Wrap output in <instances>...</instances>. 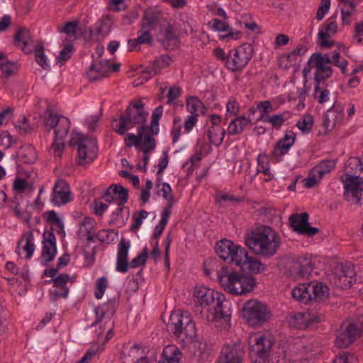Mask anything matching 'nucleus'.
Here are the masks:
<instances>
[{
	"label": "nucleus",
	"mask_w": 363,
	"mask_h": 363,
	"mask_svg": "<svg viewBox=\"0 0 363 363\" xmlns=\"http://www.w3.org/2000/svg\"><path fill=\"white\" fill-rule=\"evenodd\" d=\"M245 244L252 252L264 258L277 254L281 237L269 226H262L245 235Z\"/></svg>",
	"instance_id": "f257e3e1"
},
{
	"label": "nucleus",
	"mask_w": 363,
	"mask_h": 363,
	"mask_svg": "<svg viewBox=\"0 0 363 363\" xmlns=\"http://www.w3.org/2000/svg\"><path fill=\"white\" fill-rule=\"evenodd\" d=\"M218 279L225 292L244 295L252 291L257 283L252 275L239 272L228 266H223L218 272Z\"/></svg>",
	"instance_id": "f03ea898"
},
{
	"label": "nucleus",
	"mask_w": 363,
	"mask_h": 363,
	"mask_svg": "<svg viewBox=\"0 0 363 363\" xmlns=\"http://www.w3.org/2000/svg\"><path fill=\"white\" fill-rule=\"evenodd\" d=\"M167 330L184 344L193 342L196 337L195 323L186 311H173L167 324Z\"/></svg>",
	"instance_id": "7ed1b4c3"
},
{
	"label": "nucleus",
	"mask_w": 363,
	"mask_h": 363,
	"mask_svg": "<svg viewBox=\"0 0 363 363\" xmlns=\"http://www.w3.org/2000/svg\"><path fill=\"white\" fill-rule=\"evenodd\" d=\"M148 113L145 111L144 104L138 101L130 102L126 108L125 113L121 114L119 119H113V130L121 135H123L128 129L135 125H143L145 123Z\"/></svg>",
	"instance_id": "20e7f679"
},
{
	"label": "nucleus",
	"mask_w": 363,
	"mask_h": 363,
	"mask_svg": "<svg viewBox=\"0 0 363 363\" xmlns=\"http://www.w3.org/2000/svg\"><path fill=\"white\" fill-rule=\"evenodd\" d=\"M71 146H77V163L79 165H85L94 161L96 156V140L77 133L72 135L69 141Z\"/></svg>",
	"instance_id": "39448f33"
},
{
	"label": "nucleus",
	"mask_w": 363,
	"mask_h": 363,
	"mask_svg": "<svg viewBox=\"0 0 363 363\" xmlns=\"http://www.w3.org/2000/svg\"><path fill=\"white\" fill-rule=\"evenodd\" d=\"M253 47L245 43L228 52L226 68L232 72H241L248 64L253 55Z\"/></svg>",
	"instance_id": "423d86ee"
},
{
	"label": "nucleus",
	"mask_w": 363,
	"mask_h": 363,
	"mask_svg": "<svg viewBox=\"0 0 363 363\" xmlns=\"http://www.w3.org/2000/svg\"><path fill=\"white\" fill-rule=\"evenodd\" d=\"M243 318L252 325L263 324L270 318V312L266 305L256 300L247 301L242 309Z\"/></svg>",
	"instance_id": "0eeeda50"
},
{
	"label": "nucleus",
	"mask_w": 363,
	"mask_h": 363,
	"mask_svg": "<svg viewBox=\"0 0 363 363\" xmlns=\"http://www.w3.org/2000/svg\"><path fill=\"white\" fill-rule=\"evenodd\" d=\"M222 294L218 291H213L209 288L204 286L199 287L196 289L194 293V312L196 315L203 318L206 315L204 309L206 312L211 311L217 299H218Z\"/></svg>",
	"instance_id": "6e6552de"
},
{
	"label": "nucleus",
	"mask_w": 363,
	"mask_h": 363,
	"mask_svg": "<svg viewBox=\"0 0 363 363\" xmlns=\"http://www.w3.org/2000/svg\"><path fill=\"white\" fill-rule=\"evenodd\" d=\"M344 184V198L352 205H363V178L359 176L342 177Z\"/></svg>",
	"instance_id": "1a4fd4ad"
},
{
	"label": "nucleus",
	"mask_w": 363,
	"mask_h": 363,
	"mask_svg": "<svg viewBox=\"0 0 363 363\" xmlns=\"http://www.w3.org/2000/svg\"><path fill=\"white\" fill-rule=\"evenodd\" d=\"M274 345L270 336L259 335L255 337L250 346V356L252 363H267Z\"/></svg>",
	"instance_id": "9d476101"
},
{
	"label": "nucleus",
	"mask_w": 363,
	"mask_h": 363,
	"mask_svg": "<svg viewBox=\"0 0 363 363\" xmlns=\"http://www.w3.org/2000/svg\"><path fill=\"white\" fill-rule=\"evenodd\" d=\"M330 281L337 288L347 289L351 287L356 281V274L351 264L336 267Z\"/></svg>",
	"instance_id": "9b49d317"
},
{
	"label": "nucleus",
	"mask_w": 363,
	"mask_h": 363,
	"mask_svg": "<svg viewBox=\"0 0 363 363\" xmlns=\"http://www.w3.org/2000/svg\"><path fill=\"white\" fill-rule=\"evenodd\" d=\"M314 269V263L309 259L298 258L289 267L290 277L296 280L309 279Z\"/></svg>",
	"instance_id": "f8f14e48"
},
{
	"label": "nucleus",
	"mask_w": 363,
	"mask_h": 363,
	"mask_svg": "<svg viewBox=\"0 0 363 363\" xmlns=\"http://www.w3.org/2000/svg\"><path fill=\"white\" fill-rule=\"evenodd\" d=\"M240 250H245V248L227 239L218 241L216 245V252L218 257L224 261L229 260L231 264H236L239 259L237 254L238 255Z\"/></svg>",
	"instance_id": "ddd939ff"
},
{
	"label": "nucleus",
	"mask_w": 363,
	"mask_h": 363,
	"mask_svg": "<svg viewBox=\"0 0 363 363\" xmlns=\"http://www.w3.org/2000/svg\"><path fill=\"white\" fill-rule=\"evenodd\" d=\"M239 259L235 265L240 267L242 272L247 275L259 274L265 270L266 266L257 258L250 257L246 250H240L238 253Z\"/></svg>",
	"instance_id": "4468645a"
},
{
	"label": "nucleus",
	"mask_w": 363,
	"mask_h": 363,
	"mask_svg": "<svg viewBox=\"0 0 363 363\" xmlns=\"http://www.w3.org/2000/svg\"><path fill=\"white\" fill-rule=\"evenodd\" d=\"M48 116L45 119V125L55 129V138L65 139L70 128V121L66 117L55 114L52 110L47 111Z\"/></svg>",
	"instance_id": "2eb2a0df"
},
{
	"label": "nucleus",
	"mask_w": 363,
	"mask_h": 363,
	"mask_svg": "<svg viewBox=\"0 0 363 363\" xmlns=\"http://www.w3.org/2000/svg\"><path fill=\"white\" fill-rule=\"evenodd\" d=\"M51 281L53 283V287H55V289L50 291V298L52 301H56L60 298H65L67 297L69 289L67 286V284L68 282L74 283L75 281V277H70L66 273H62L49 282Z\"/></svg>",
	"instance_id": "dca6fc26"
},
{
	"label": "nucleus",
	"mask_w": 363,
	"mask_h": 363,
	"mask_svg": "<svg viewBox=\"0 0 363 363\" xmlns=\"http://www.w3.org/2000/svg\"><path fill=\"white\" fill-rule=\"evenodd\" d=\"M244 355L241 342L225 345L221 350L217 363H242Z\"/></svg>",
	"instance_id": "f3484780"
},
{
	"label": "nucleus",
	"mask_w": 363,
	"mask_h": 363,
	"mask_svg": "<svg viewBox=\"0 0 363 363\" xmlns=\"http://www.w3.org/2000/svg\"><path fill=\"white\" fill-rule=\"evenodd\" d=\"M72 200L69 184L63 179L57 180L52 193L51 201L55 206H62Z\"/></svg>",
	"instance_id": "a211bd4d"
},
{
	"label": "nucleus",
	"mask_w": 363,
	"mask_h": 363,
	"mask_svg": "<svg viewBox=\"0 0 363 363\" xmlns=\"http://www.w3.org/2000/svg\"><path fill=\"white\" fill-rule=\"evenodd\" d=\"M53 230V229H51ZM43 249L41 252L42 263L47 265L52 261L57 254L56 238L54 233L45 232L43 233Z\"/></svg>",
	"instance_id": "6ab92c4d"
},
{
	"label": "nucleus",
	"mask_w": 363,
	"mask_h": 363,
	"mask_svg": "<svg viewBox=\"0 0 363 363\" xmlns=\"http://www.w3.org/2000/svg\"><path fill=\"white\" fill-rule=\"evenodd\" d=\"M158 35V40L167 50H172L177 48L179 39L171 23L166 22Z\"/></svg>",
	"instance_id": "aec40b11"
},
{
	"label": "nucleus",
	"mask_w": 363,
	"mask_h": 363,
	"mask_svg": "<svg viewBox=\"0 0 363 363\" xmlns=\"http://www.w3.org/2000/svg\"><path fill=\"white\" fill-rule=\"evenodd\" d=\"M319 322V317L309 312L295 313L291 315L289 319V324L291 327L301 330H306Z\"/></svg>",
	"instance_id": "412c9836"
},
{
	"label": "nucleus",
	"mask_w": 363,
	"mask_h": 363,
	"mask_svg": "<svg viewBox=\"0 0 363 363\" xmlns=\"http://www.w3.org/2000/svg\"><path fill=\"white\" fill-rule=\"evenodd\" d=\"M166 22L164 13L157 8H148L143 13L142 26L144 28H148L152 30L157 25L162 26Z\"/></svg>",
	"instance_id": "4be33fe9"
},
{
	"label": "nucleus",
	"mask_w": 363,
	"mask_h": 363,
	"mask_svg": "<svg viewBox=\"0 0 363 363\" xmlns=\"http://www.w3.org/2000/svg\"><path fill=\"white\" fill-rule=\"evenodd\" d=\"M343 110L341 105L337 104L336 101L333 102V106L327 111L325 115L323 126L326 130H331L340 123L344 116Z\"/></svg>",
	"instance_id": "5701e85b"
},
{
	"label": "nucleus",
	"mask_w": 363,
	"mask_h": 363,
	"mask_svg": "<svg viewBox=\"0 0 363 363\" xmlns=\"http://www.w3.org/2000/svg\"><path fill=\"white\" fill-rule=\"evenodd\" d=\"M213 318L216 320H223L225 323H228L230 320L232 315L231 303L225 300L223 294L217 299L213 308Z\"/></svg>",
	"instance_id": "b1692460"
},
{
	"label": "nucleus",
	"mask_w": 363,
	"mask_h": 363,
	"mask_svg": "<svg viewBox=\"0 0 363 363\" xmlns=\"http://www.w3.org/2000/svg\"><path fill=\"white\" fill-rule=\"evenodd\" d=\"M295 140L296 134L291 130L286 131L284 137L276 143L272 152L273 155L275 157H279L286 155L294 144Z\"/></svg>",
	"instance_id": "393cba45"
},
{
	"label": "nucleus",
	"mask_w": 363,
	"mask_h": 363,
	"mask_svg": "<svg viewBox=\"0 0 363 363\" xmlns=\"http://www.w3.org/2000/svg\"><path fill=\"white\" fill-rule=\"evenodd\" d=\"M130 247L128 241L121 239L118 243L117 254L116 270L121 273H126L128 269V252Z\"/></svg>",
	"instance_id": "a878e982"
},
{
	"label": "nucleus",
	"mask_w": 363,
	"mask_h": 363,
	"mask_svg": "<svg viewBox=\"0 0 363 363\" xmlns=\"http://www.w3.org/2000/svg\"><path fill=\"white\" fill-rule=\"evenodd\" d=\"M33 43L30 33L26 28H19L16 31L13 36V44L19 47L25 53H30L32 50L28 48V46Z\"/></svg>",
	"instance_id": "bb28decb"
},
{
	"label": "nucleus",
	"mask_w": 363,
	"mask_h": 363,
	"mask_svg": "<svg viewBox=\"0 0 363 363\" xmlns=\"http://www.w3.org/2000/svg\"><path fill=\"white\" fill-rule=\"evenodd\" d=\"M115 300L111 299L104 303L102 307H96L94 311L97 318L91 326H96L106 317L110 320L115 313Z\"/></svg>",
	"instance_id": "cd10ccee"
},
{
	"label": "nucleus",
	"mask_w": 363,
	"mask_h": 363,
	"mask_svg": "<svg viewBox=\"0 0 363 363\" xmlns=\"http://www.w3.org/2000/svg\"><path fill=\"white\" fill-rule=\"evenodd\" d=\"M182 356V352L177 346L169 345L163 349L161 358L157 363H179Z\"/></svg>",
	"instance_id": "c85d7f7f"
},
{
	"label": "nucleus",
	"mask_w": 363,
	"mask_h": 363,
	"mask_svg": "<svg viewBox=\"0 0 363 363\" xmlns=\"http://www.w3.org/2000/svg\"><path fill=\"white\" fill-rule=\"evenodd\" d=\"M322 58L318 57L316 63H313V67L316 68L314 79L316 83L325 84L326 79L330 78L333 74V69L330 65H322Z\"/></svg>",
	"instance_id": "c756f323"
},
{
	"label": "nucleus",
	"mask_w": 363,
	"mask_h": 363,
	"mask_svg": "<svg viewBox=\"0 0 363 363\" xmlns=\"http://www.w3.org/2000/svg\"><path fill=\"white\" fill-rule=\"evenodd\" d=\"M311 283L300 284L292 290V296L300 303L307 304L311 301Z\"/></svg>",
	"instance_id": "7c9ffc66"
},
{
	"label": "nucleus",
	"mask_w": 363,
	"mask_h": 363,
	"mask_svg": "<svg viewBox=\"0 0 363 363\" xmlns=\"http://www.w3.org/2000/svg\"><path fill=\"white\" fill-rule=\"evenodd\" d=\"M337 25L335 21H330L325 26V30H320L318 33L319 45L322 48H330L334 44V41L328 40V38L331 34H335L337 32Z\"/></svg>",
	"instance_id": "2f4dec72"
},
{
	"label": "nucleus",
	"mask_w": 363,
	"mask_h": 363,
	"mask_svg": "<svg viewBox=\"0 0 363 363\" xmlns=\"http://www.w3.org/2000/svg\"><path fill=\"white\" fill-rule=\"evenodd\" d=\"M308 214L307 213H294L289 217L291 227L298 234H304V229L308 224Z\"/></svg>",
	"instance_id": "473e14b6"
},
{
	"label": "nucleus",
	"mask_w": 363,
	"mask_h": 363,
	"mask_svg": "<svg viewBox=\"0 0 363 363\" xmlns=\"http://www.w3.org/2000/svg\"><path fill=\"white\" fill-rule=\"evenodd\" d=\"M251 123V119L244 116H237L232 120L228 128L229 135H234L241 133L245 128Z\"/></svg>",
	"instance_id": "72a5a7b5"
},
{
	"label": "nucleus",
	"mask_w": 363,
	"mask_h": 363,
	"mask_svg": "<svg viewBox=\"0 0 363 363\" xmlns=\"http://www.w3.org/2000/svg\"><path fill=\"white\" fill-rule=\"evenodd\" d=\"M309 290L311 291V301H320L327 298L329 295V288L321 282H310Z\"/></svg>",
	"instance_id": "f704fd0d"
},
{
	"label": "nucleus",
	"mask_w": 363,
	"mask_h": 363,
	"mask_svg": "<svg viewBox=\"0 0 363 363\" xmlns=\"http://www.w3.org/2000/svg\"><path fill=\"white\" fill-rule=\"evenodd\" d=\"M363 170V163L359 157H350L347 160L345 166L346 173L344 179H347L349 176H357Z\"/></svg>",
	"instance_id": "c9c22d12"
},
{
	"label": "nucleus",
	"mask_w": 363,
	"mask_h": 363,
	"mask_svg": "<svg viewBox=\"0 0 363 363\" xmlns=\"http://www.w3.org/2000/svg\"><path fill=\"white\" fill-rule=\"evenodd\" d=\"M34 236L32 230H30L26 233H23L21 237L18 242V247L25 242V245L23 246V250L26 252V259H30L33 253L35 250V244H34Z\"/></svg>",
	"instance_id": "e433bc0d"
},
{
	"label": "nucleus",
	"mask_w": 363,
	"mask_h": 363,
	"mask_svg": "<svg viewBox=\"0 0 363 363\" xmlns=\"http://www.w3.org/2000/svg\"><path fill=\"white\" fill-rule=\"evenodd\" d=\"M225 135V130L219 126L211 125L207 131L209 143L216 146L221 145Z\"/></svg>",
	"instance_id": "4c0bfd02"
},
{
	"label": "nucleus",
	"mask_w": 363,
	"mask_h": 363,
	"mask_svg": "<svg viewBox=\"0 0 363 363\" xmlns=\"http://www.w3.org/2000/svg\"><path fill=\"white\" fill-rule=\"evenodd\" d=\"M171 61V58L167 55H162L160 57L153 60L150 66L146 69L155 76L160 73L162 69H164L169 66Z\"/></svg>",
	"instance_id": "58836bf2"
},
{
	"label": "nucleus",
	"mask_w": 363,
	"mask_h": 363,
	"mask_svg": "<svg viewBox=\"0 0 363 363\" xmlns=\"http://www.w3.org/2000/svg\"><path fill=\"white\" fill-rule=\"evenodd\" d=\"M186 108L192 115L205 113L206 108L196 96H189L186 99Z\"/></svg>",
	"instance_id": "ea45409f"
},
{
	"label": "nucleus",
	"mask_w": 363,
	"mask_h": 363,
	"mask_svg": "<svg viewBox=\"0 0 363 363\" xmlns=\"http://www.w3.org/2000/svg\"><path fill=\"white\" fill-rule=\"evenodd\" d=\"M19 157L23 162L33 164L37 160L35 149L30 145L22 147L20 150Z\"/></svg>",
	"instance_id": "a19ab883"
},
{
	"label": "nucleus",
	"mask_w": 363,
	"mask_h": 363,
	"mask_svg": "<svg viewBox=\"0 0 363 363\" xmlns=\"http://www.w3.org/2000/svg\"><path fill=\"white\" fill-rule=\"evenodd\" d=\"M313 95L314 98L320 104H323L330 100V91L322 83H315Z\"/></svg>",
	"instance_id": "79ce46f5"
},
{
	"label": "nucleus",
	"mask_w": 363,
	"mask_h": 363,
	"mask_svg": "<svg viewBox=\"0 0 363 363\" xmlns=\"http://www.w3.org/2000/svg\"><path fill=\"white\" fill-rule=\"evenodd\" d=\"M87 76L91 82L97 81L106 77V72L103 69V65L99 64H92L87 72Z\"/></svg>",
	"instance_id": "37998d69"
},
{
	"label": "nucleus",
	"mask_w": 363,
	"mask_h": 363,
	"mask_svg": "<svg viewBox=\"0 0 363 363\" xmlns=\"http://www.w3.org/2000/svg\"><path fill=\"white\" fill-rule=\"evenodd\" d=\"M153 134L147 130L142 131V145L140 147V150H154L156 147V140L154 138Z\"/></svg>",
	"instance_id": "c03bdc74"
},
{
	"label": "nucleus",
	"mask_w": 363,
	"mask_h": 363,
	"mask_svg": "<svg viewBox=\"0 0 363 363\" xmlns=\"http://www.w3.org/2000/svg\"><path fill=\"white\" fill-rule=\"evenodd\" d=\"M79 22L78 21L67 22L63 26H58L57 30L65 33L69 38H76Z\"/></svg>",
	"instance_id": "a18cd8bd"
},
{
	"label": "nucleus",
	"mask_w": 363,
	"mask_h": 363,
	"mask_svg": "<svg viewBox=\"0 0 363 363\" xmlns=\"http://www.w3.org/2000/svg\"><path fill=\"white\" fill-rule=\"evenodd\" d=\"M162 186V188L160 191H158L156 194L157 195H160V192L162 193V196L164 199L167 201V203H174V196L172 194V188L170 185L167 183H162L160 179L157 180L155 184L156 188L159 189Z\"/></svg>",
	"instance_id": "49530a36"
},
{
	"label": "nucleus",
	"mask_w": 363,
	"mask_h": 363,
	"mask_svg": "<svg viewBox=\"0 0 363 363\" xmlns=\"http://www.w3.org/2000/svg\"><path fill=\"white\" fill-rule=\"evenodd\" d=\"M124 143L126 147H131L135 146L137 148L140 149V147L142 145V131L138 126V134L135 135L133 133H128L125 135L124 139Z\"/></svg>",
	"instance_id": "de8ad7c7"
},
{
	"label": "nucleus",
	"mask_w": 363,
	"mask_h": 363,
	"mask_svg": "<svg viewBox=\"0 0 363 363\" xmlns=\"http://www.w3.org/2000/svg\"><path fill=\"white\" fill-rule=\"evenodd\" d=\"M43 217L45 218L46 222L50 225H55L60 228L59 233H65L64 231V223L58 217L57 213L52 210L48 211L43 213Z\"/></svg>",
	"instance_id": "09e8293b"
},
{
	"label": "nucleus",
	"mask_w": 363,
	"mask_h": 363,
	"mask_svg": "<svg viewBox=\"0 0 363 363\" xmlns=\"http://www.w3.org/2000/svg\"><path fill=\"white\" fill-rule=\"evenodd\" d=\"M288 113H289L286 111L279 114L272 115L269 117H267L264 123H269L274 129L279 130L287 120L286 115H288Z\"/></svg>",
	"instance_id": "8fccbe9b"
},
{
	"label": "nucleus",
	"mask_w": 363,
	"mask_h": 363,
	"mask_svg": "<svg viewBox=\"0 0 363 363\" xmlns=\"http://www.w3.org/2000/svg\"><path fill=\"white\" fill-rule=\"evenodd\" d=\"M257 109L259 110L261 113V115L258 118L257 121L263 122H265L267 117H269L271 116L269 113L275 110L269 101H263L259 102L257 105Z\"/></svg>",
	"instance_id": "3c124183"
},
{
	"label": "nucleus",
	"mask_w": 363,
	"mask_h": 363,
	"mask_svg": "<svg viewBox=\"0 0 363 363\" xmlns=\"http://www.w3.org/2000/svg\"><path fill=\"white\" fill-rule=\"evenodd\" d=\"M114 195H118V197L116 198V203H121L125 204L128 199V190L121 185L111 184Z\"/></svg>",
	"instance_id": "603ef678"
},
{
	"label": "nucleus",
	"mask_w": 363,
	"mask_h": 363,
	"mask_svg": "<svg viewBox=\"0 0 363 363\" xmlns=\"http://www.w3.org/2000/svg\"><path fill=\"white\" fill-rule=\"evenodd\" d=\"M35 57L36 62L43 68L48 69L49 65L47 63V57L44 54V47L43 43H38L35 47Z\"/></svg>",
	"instance_id": "864d4df0"
},
{
	"label": "nucleus",
	"mask_w": 363,
	"mask_h": 363,
	"mask_svg": "<svg viewBox=\"0 0 363 363\" xmlns=\"http://www.w3.org/2000/svg\"><path fill=\"white\" fill-rule=\"evenodd\" d=\"M313 125V118L311 115H307L300 118L297 123L296 126L298 129H300L303 133H309Z\"/></svg>",
	"instance_id": "5fc2aeb1"
},
{
	"label": "nucleus",
	"mask_w": 363,
	"mask_h": 363,
	"mask_svg": "<svg viewBox=\"0 0 363 363\" xmlns=\"http://www.w3.org/2000/svg\"><path fill=\"white\" fill-rule=\"evenodd\" d=\"M351 337H348V335L345 333L343 330L340 331L337 335V337L335 341V345L338 348H346L349 347L353 341L351 340Z\"/></svg>",
	"instance_id": "6e6d98bb"
},
{
	"label": "nucleus",
	"mask_w": 363,
	"mask_h": 363,
	"mask_svg": "<svg viewBox=\"0 0 363 363\" xmlns=\"http://www.w3.org/2000/svg\"><path fill=\"white\" fill-rule=\"evenodd\" d=\"M147 216L148 213L145 210H140L135 212L133 215V223L130 226L131 230H138L143 223V220L146 218Z\"/></svg>",
	"instance_id": "4d7b16f0"
},
{
	"label": "nucleus",
	"mask_w": 363,
	"mask_h": 363,
	"mask_svg": "<svg viewBox=\"0 0 363 363\" xmlns=\"http://www.w3.org/2000/svg\"><path fill=\"white\" fill-rule=\"evenodd\" d=\"M148 258V250L145 247L142 252L128 262V266L131 268H135L139 266L145 265Z\"/></svg>",
	"instance_id": "13d9d810"
},
{
	"label": "nucleus",
	"mask_w": 363,
	"mask_h": 363,
	"mask_svg": "<svg viewBox=\"0 0 363 363\" xmlns=\"http://www.w3.org/2000/svg\"><path fill=\"white\" fill-rule=\"evenodd\" d=\"M73 51L74 46L72 44L66 45L57 57V63H60V65H62L71 57Z\"/></svg>",
	"instance_id": "bf43d9fd"
},
{
	"label": "nucleus",
	"mask_w": 363,
	"mask_h": 363,
	"mask_svg": "<svg viewBox=\"0 0 363 363\" xmlns=\"http://www.w3.org/2000/svg\"><path fill=\"white\" fill-rule=\"evenodd\" d=\"M0 69L4 75L9 77L17 71L18 66L13 62L7 61L0 64Z\"/></svg>",
	"instance_id": "052dcab7"
},
{
	"label": "nucleus",
	"mask_w": 363,
	"mask_h": 363,
	"mask_svg": "<svg viewBox=\"0 0 363 363\" xmlns=\"http://www.w3.org/2000/svg\"><path fill=\"white\" fill-rule=\"evenodd\" d=\"M296 59L291 57L290 53L284 54L281 55L278 60L279 66L284 69H287L292 66L293 62H296Z\"/></svg>",
	"instance_id": "680f3d73"
},
{
	"label": "nucleus",
	"mask_w": 363,
	"mask_h": 363,
	"mask_svg": "<svg viewBox=\"0 0 363 363\" xmlns=\"http://www.w3.org/2000/svg\"><path fill=\"white\" fill-rule=\"evenodd\" d=\"M345 333L351 337L353 342L360 337L361 330L354 323H350L344 330Z\"/></svg>",
	"instance_id": "e2e57ef3"
},
{
	"label": "nucleus",
	"mask_w": 363,
	"mask_h": 363,
	"mask_svg": "<svg viewBox=\"0 0 363 363\" xmlns=\"http://www.w3.org/2000/svg\"><path fill=\"white\" fill-rule=\"evenodd\" d=\"M150 30L151 29L148 28H143V26H142L141 29L140 30V35L136 38V41H138L140 44H145V43H152V36L150 35Z\"/></svg>",
	"instance_id": "0e129e2a"
},
{
	"label": "nucleus",
	"mask_w": 363,
	"mask_h": 363,
	"mask_svg": "<svg viewBox=\"0 0 363 363\" xmlns=\"http://www.w3.org/2000/svg\"><path fill=\"white\" fill-rule=\"evenodd\" d=\"M64 140L65 139L55 137L51 148L55 157H60L62 156L65 147Z\"/></svg>",
	"instance_id": "69168bd1"
},
{
	"label": "nucleus",
	"mask_w": 363,
	"mask_h": 363,
	"mask_svg": "<svg viewBox=\"0 0 363 363\" xmlns=\"http://www.w3.org/2000/svg\"><path fill=\"white\" fill-rule=\"evenodd\" d=\"M96 289L95 291V297L97 299L101 298L107 287L106 279L103 277L96 280Z\"/></svg>",
	"instance_id": "338daca9"
},
{
	"label": "nucleus",
	"mask_w": 363,
	"mask_h": 363,
	"mask_svg": "<svg viewBox=\"0 0 363 363\" xmlns=\"http://www.w3.org/2000/svg\"><path fill=\"white\" fill-rule=\"evenodd\" d=\"M227 116H237L240 111V106L236 101V99L233 97L229 99L227 104Z\"/></svg>",
	"instance_id": "774afa93"
}]
</instances>
